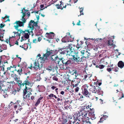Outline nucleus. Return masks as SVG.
Returning a JSON list of instances; mask_svg holds the SVG:
<instances>
[{"label":"nucleus","instance_id":"nucleus-11","mask_svg":"<svg viewBox=\"0 0 124 124\" xmlns=\"http://www.w3.org/2000/svg\"><path fill=\"white\" fill-rule=\"evenodd\" d=\"M63 64L65 66H67L71 63V61L70 60H67L66 59H64L63 58H59Z\"/></svg>","mask_w":124,"mask_h":124},{"label":"nucleus","instance_id":"nucleus-24","mask_svg":"<svg viewBox=\"0 0 124 124\" xmlns=\"http://www.w3.org/2000/svg\"><path fill=\"white\" fill-rule=\"evenodd\" d=\"M43 57L42 58L41 57H40L38 60H36L37 61H38V62H40L42 63H43L45 61L47 60H46L45 58H44V57L43 56Z\"/></svg>","mask_w":124,"mask_h":124},{"label":"nucleus","instance_id":"nucleus-19","mask_svg":"<svg viewBox=\"0 0 124 124\" xmlns=\"http://www.w3.org/2000/svg\"><path fill=\"white\" fill-rule=\"evenodd\" d=\"M117 91L116 93H118L119 92V94L121 95V96L120 97H119V96H118L119 97V99H121L122 98L124 97V94L122 92V91L121 90H118V89H117L116 90Z\"/></svg>","mask_w":124,"mask_h":124},{"label":"nucleus","instance_id":"nucleus-50","mask_svg":"<svg viewBox=\"0 0 124 124\" xmlns=\"http://www.w3.org/2000/svg\"><path fill=\"white\" fill-rule=\"evenodd\" d=\"M5 67V65H3L1 67V70L3 71H4V68Z\"/></svg>","mask_w":124,"mask_h":124},{"label":"nucleus","instance_id":"nucleus-12","mask_svg":"<svg viewBox=\"0 0 124 124\" xmlns=\"http://www.w3.org/2000/svg\"><path fill=\"white\" fill-rule=\"evenodd\" d=\"M33 64V67L32 66V65L31 64V67L29 68L30 69H32L33 67L35 70H36L39 68V64L38 61L36 60L34 62Z\"/></svg>","mask_w":124,"mask_h":124},{"label":"nucleus","instance_id":"nucleus-60","mask_svg":"<svg viewBox=\"0 0 124 124\" xmlns=\"http://www.w3.org/2000/svg\"><path fill=\"white\" fill-rule=\"evenodd\" d=\"M103 117L104 119H105L104 120H105L106 119L107 117H108V116L107 115H105V116L104 115Z\"/></svg>","mask_w":124,"mask_h":124},{"label":"nucleus","instance_id":"nucleus-41","mask_svg":"<svg viewBox=\"0 0 124 124\" xmlns=\"http://www.w3.org/2000/svg\"><path fill=\"white\" fill-rule=\"evenodd\" d=\"M105 66V65H99V69H103L104 68Z\"/></svg>","mask_w":124,"mask_h":124},{"label":"nucleus","instance_id":"nucleus-26","mask_svg":"<svg viewBox=\"0 0 124 124\" xmlns=\"http://www.w3.org/2000/svg\"><path fill=\"white\" fill-rule=\"evenodd\" d=\"M13 33H14V36H12V37H9V40H8V39H7L6 40V41L8 44L9 43H10V42H9V41H9V40H10V39L11 38H14L16 36V34H17V32H13Z\"/></svg>","mask_w":124,"mask_h":124},{"label":"nucleus","instance_id":"nucleus-10","mask_svg":"<svg viewBox=\"0 0 124 124\" xmlns=\"http://www.w3.org/2000/svg\"><path fill=\"white\" fill-rule=\"evenodd\" d=\"M25 8H23L22 10L21 13L23 14V16L22 18L21 19V20L22 21V22L23 23H25L26 22V20L24 18V17L26 15V12L28 11L26 10H25Z\"/></svg>","mask_w":124,"mask_h":124},{"label":"nucleus","instance_id":"nucleus-2","mask_svg":"<svg viewBox=\"0 0 124 124\" xmlns=\"http://www.w3.org/2000/svg\"><path fill=\"white\" fill-rule=\"evenodd\" d=\"M17 32V34H16V36L18 34L19 36H20L21 34L23 35L21 39L22 41L23 40H26V39H28L29 38L30 34V31L29 30H26L23 31L21 29L18 30V32Z\"/></svg>","mask_w":124,"mask_h":124},{"label":"nucleus","instance_id":"nucleus-45","mask_svg":"<svg viewBox=\"0 0 124 124\" xmlns=\"http://www.w3.org/2000/svg\"><path fill=\"white\" fill-rule=\"evenodd\" d=\"M42 39V37L41 36H39V37L38 38V40L39 42Z\"/></svg>","mask_w":124,"mask_h":124},{"label":"nucleus","instance_id":"nucleus-61","mask_svg":"<svg viewBox=\"0 0 124 124\" xmlns=\"http://www.w3.org/2000/svg\"><path fill=\"white\" fill-rule=\"evenodd\" d=\"M91 75H89L88 74H87V75H86V76H85V77H86V78L88 77V78H90L91 77Z\"/></svg>","mask_w":124,"mask_h":124},{"label":"nucleus","instance_id":"nucleus-8","mask_svg":"<svg viewBox=\"0 0 124 124\" xmlns=\"http://www.w3.org/2000/svg\"><path fill=\"white\" fill-rule=\"evenodd\" d=\"M51 59L52 61H54L55 63L57 64H59V62H60L59 58L58 57V56L56 54L51 56Z\"/></svg>","mask_w":124,"mask_h":124},{"label":"nucleus","instance_id":"nucleus-49","mask_svg":"<svg viewBox=\"0 0 124 124\" xmlns=\"http://www.w3.org/2000/svg\"><path fill=\"white\" fill-rule=\"evenodd\" d=\"M38 42V41L36 39H34L33 40V43H36Z\"/></svg>","mask_w":124,"mask_h":124},{"label":"nucleus","instance_id":"nucleus-23","mask_svg":"<svg viewBox=\"0 0 124 124\" xmlns=\"http://www.w3.org/2000/svg\"><path fill=\"white\" fill-rule=\"evenodd\" d=\"M75 47L74 46L72 45L69 44L68 47H67L66 48H67L68 49H69V50H71V51H75Z\"/></svg>","mask_w":124,"mask_h":124},{"label":"nucleus","instance_id":"nucleus-64","mask_svg":"<svg viewBox=\"0 0 124 124\" xmlns=\"http://www.w3.org/2000/svg\"><path fill=\"white\" fill-rule=\"evenodd\" d=\"M64 93V92L63 91H62L61 92V94L62 95H63Z\"/></svg>","mask_w":124,"mask_h":124},{"label":"nucleus","instance_id":"nucleus-33","mask_svg":"<svg viewBox=\"0 0 124 124\" xmlns=\"http://www.w3.org/2000/svg\"><path fill=\"white\" fill-rule=\"evenodd\" d=\"M86 124H91V123L89 121L90 118L89 117H87V118H86Z\"/></svg>","mask_w":124,"mask_h":124},{"label":"nucleus","instance_id":"nucleus-27","mask_svg":"<svg viewBox=\"0 0 124 124\" xmlns=\"http://www.w3.org/2000/svg\"><path fill=\"white\" fill-rule=\"evenodd\" d=\"M15 70L17 71L19 75H20L22 73L23 70L22 68H20L19 69H15Z\"/></svg>","mask_w":124,"mask_h":124},{"label":"nucleus","instance_id":"nucleus-36","mask_svg":"<svg viewBox=\"0 0 124 124\" xmlns=\"http://www.w3.org/2000/svg\"><path fill=\"white\" fill-rule=\"evenodd\" d=\"M80 14L79 15V16H80L81 15H83L84 14L83 13V8H80Z\"/></svg>","mask_w":124,"mask_h":124},{"label":"nucleus","instance_id":"nucleus-5","mask_svg":"<svg viewBox=\"0 0 124 124\" xmlns=\"http://www.w3.org/2000/svg\"><path fill=\"white\" fill-rule=\"evenodd\" d=\"M90 110L88 111L86 113V118H87V116H89L90 117V119L93 120L95 119L96 117H95L94 114V109H90Z\"/></svg>","mask_w":124,"mask_h":124},{"label":"nucleus","instance_id":"nucleus-16","mask_svg":"<svg viewBox=\"0 0 124 124\" xmlns=\"http://www.w3.org/2000/svg\"><path fill=\"white\" fill-rule=\"evenodd\" d=\"M64 47L63 48L60 49L58 50H57V53L58 54H64L66 53V50H64ZM60 56H61V55H60Z\"/></svg>","mask_w":124,"mask_h":124},{"label":"nucleus","instance_id":"nucleus-62","mask_svg":"<svg viewBox=\"0 0 124 124\" xmlns=\"http://www.w3.org/2000/svg\"><path fill=\"white\" fill-rule=\"evenodd\" d=\"M36 18L38 21L39 18V15L36 16Z\"/></svg>","mask_w":124,"mask_h":124},{"label":"nucleus","instance_id":"nucleus-21","mask_svg":"<svg viewBox=\"0 0 124 124\" xmlns=\"http://www.w3.org/2000/svg\"><path fill=\"white\" fill-rule=\"evenodd\" d=\"M117 65L121 69L124 66V63L122 61H120L118 63Z\"/></svg>","mask_w":124,"mask_h":124},{"label":"nucleus","instance_id":"nucleus-48","mask_svg":"<svg viewBox=\"0 0 124 124\" xmlns=\"http://www.w3.org/2000/svg\"><path fill=\"white\" fill-rule=\"evenodd\" d=\"M119 69L117 67H116L114 69V70L116 72H117L118 71Z\"/></svg>","mask_w":124,"mask_h":124},{"label":"nucleus","instance_id":"nucleus-42","mask_svg":"<svg viewBox=\"0 0 124 124\" xmlns=\"http://www.w3.org/2000/svg\"><path fill=\"white\" fill-rule=\"evenodd\" d=\"M52 79L53 80L57 81L58 80L57 78L55 76H54L52 78Z\"/></svg>","mask_w":124,"mask_h":124},{"label":"nucleus","instance_id":"nucleus-29","mask_svg":"<svg viewBox=\"0 0 124 124\" xmlns=\"http://www.w3.org/2000/svg\"><path fill=\"white\" fill-rule=\"evenodd\" d=\"M60 8H60V9H62L63 8H66V7L67 6V5H65V6H63V3L62 2V1H60Z\"/></svg>","mask_w":124,"mask_h":124},{"label":"nucleus","instance_id":"nucleus-25","mask_svg":"<svg viewBox=\"0 0 124 124\" xmlns=\"http://www.w3.org/2000/svg\"><path fill=\"white\" fill-rule=\"evenodd\" d=\"M11 77L13 78L15 81H17L19 79V77H18V75H17L16 74L13 73L11 74Z\"/></svg>","mask_w":124,"mask_h":124},{"label":"nucleus","instance_id":"nucleus-44","mask_svg":"<svg viewBox=\"0 0 124 124\" xmlns=\"http://www.w3.org/2000/svg\"><path fill=\"white\" fill-rule=\"evenodd\" d=\"M38 22H35L34 21V22L33 23V25L34 27V26L37 27V26H38Z\"/></svg>","mask_w":124,"mask_h":124},{"label":"nucleus","instance_id":"nucleus-40","mask_svg":"<svg viewBox=\"0 0 124 124\" xmlns=\"http://www.w3.org/2000/svg\"><path fill=\"white\" fill-rule=\"evenodd\" d=\"M54 96V94L52 93H51L48 95L49 97L50 98H49V99H51Z\"/></svg>","mask_w":124,"mask_h":124},{"label":"nucleus","instance_id":"nucleus-15","mask_svg":"<svg viewBox=\"0 0 124 124\" xmlns=\"http://www.w3.org/2000/svg\"><path fill=\"white\" fill-rule=\"evenodd\" d=\"M88 46V45H87V49H86V54L87 55L86 57V58H87L88 59L91 58V56L90 55V54L91 53V48L88 49L87 48Z\"/></svg>","mask_w":124,"mask_h":124},{"label":"nucleus","instance_id":"nucleus-59","mask_svg":"<svg viewBox=\"0 0 124 124\" xmlns=\"http://www.w3.org/2000/svg\"><path fill=\"white\" fill-rule=\"evenodd\" d=\"M56 87L54 86H52L51 87V89L52 90H54L56 88Z\"/></svg>","mask_w":124,"mask_h":124},{"label":"nucleus","instance_id":"nucleus-3","mask_svg":"<svg viewBox=\"0 0 124 124\" xmlns=\"http://www.w3.org/2000/svg\"><path fill=\"white\" fill-rule=\"evenodd\" d=\"M32 89L28 86H26L23 90V98L24 100H28L30 99V95L31 94Z\"/></svg>","mask_w":124,"mask_h":124},{"label":"nucleus","instance_id":"nucleus-47","mask_svg":"<svg viewBox=\"0 0 124 124\" xmlns=\"http://www.w3.org/2000/svg\"><path fill=\"white\" fill-rule=\"evenodd\" d=\"M104 62V58H102L100 60V62L101 63H102Z\"/></svg>","mask_w":124,"mask_h":124},{"label":"nucleus","instance_id":"nucleus-6","mask_svg":"<svg viewBox=\"0 0 124 124\" xmlns=\"http://www.w3.org/2000/svg\"><path fill=\"white\" fill-rule=\"evenodd\" d=\"M67 35H66L62 39V41L64 42L72 41L74 40V38H72V36L70 35V33H67Z\"/></svg>","mask_w":124,"mask_h":124},{"label":"nucleus","instance_id":"nucleus-38","mask_svg":"<svg viewBox=\"0 0 124 124\" xmlns=\"http://www.w3.org/2000/svg\"><path fill=\"white\" fill-rule=\"evenodd\" d=\"M16 81L17 82V83L19 85H20L22 83V81L20 80V78H19V79H18L17 81Z\"/></svg>","mask_w":124,"mask_h":124},{"label":"nucleus","instance_id":"nucleus-30","mask_svg":"<svg viewBox=\"0 0 124 124\" xmlns=\"http://www.w3.org/2000/svg\"><path fill=\"white\" fill-rule=\"evenodd\" d=\"M1 90L4 93L3 94V96H4V97H8V94L7 93L9 94V93L8 92V91H7V93H6V91H3L1 89H0V91Z\"/></svg>","mask_w":124,"mask_h":124},{"label":"nucleus","instance_id":"nucleus-52","mask_svg":"<svg viewBox=\"0 0 124 124\" xmlns=\"http://www.w3.org/2000/svg\"><path fill=\"white\" fill-rule=\"evenodd\" d=\"M27 10L28 11L27 12H26V14H27L28 15V17H29V16H30V12H27L28 11V10Z\"/></svg>","mask_w":124,"mask_h":124},{"label":"nucleus","instance_id":"nucleus-4","mask_svg":"<svg viewBox=\"0 0 124 124\" xmlns=\"http://www.w3.org/2000/svg\"><path fill=\"white\" fill-rule=\"evenodd\" d=\"M71 116H68L67 113H63L61 117H60L59 120V122H62V124H67V120H70L72 118Z\"/></svg>","mask_w":124,"mask_h":124},{"label":"nucleus","instance_id":"nucleus-39","mask_svg":"<svg viewBox=\"0 0 124 124\" xmlns=\"http://www.w3.org/2000/svg\"><path fill=\"white\" fill-rule=\"evenodd\" d=\"M25 85V84H24V82L23 83H22L20 85H19V86L20 87V88L21 89L22 88L23 86H24V85Z\"/></svg>","mask_w":124,"mask_h":124},{"label":"nucleus","instance_id":"nucleus-55","mask_svg":"<svg viewBox=\"0 0 124 124\" xmlns=\"http://www.w3.org/2000/svg\"><path fill=\"white\" fill-rule=\"evenodd\" d=\"M82 121L83 122H85V117L82 118Z\"/></svg>","mask_w":124,"mask_h":124},{"label":"nucleus","instance_id":"nucleus-13","mask_svg":"<svg viewBox=\"0 0 124 124\" xmlns=\"http://www.w3.org/2000/svg\"><path fill=\"white\" fill-rule=\"evenodd\" d=\"M47 49L46 53L44 54L43 55V56L44 57V58H45V59L46 60H47L48 57L49 55L53 53L54 51L52 50H50L49 49L48 50Z\"/></svg>","mask_w":124,"mask_h":124},{"label":"nucleus","instance_id":"nucleus-57","mask_svg":"<svg viewBox=\"0 0 124 124\" xmlns=\"http://www.w3.org/2000/svg\"><path fill=\"white\" fill-rule=\"evenodd\" d=\"M4 26V25L2 23H1L0 24V28H3Z\"/></svg>","mask_w":124,"mask_h":124},{"label":"nucleus","instance_id":"nucleus-14","mask_svg":"<svg viewBox=\"0 0 124 124\" xmlns=\"http://www.w3.org/2000/svg\"><path fill=\"white\" fill-rule=\"evenodd\" d=\"M34 22V21L31 20L29 24L28 27L30 28L31 30V32L32 33V36L33 35V31H32L34 29V27L33 25V23Z\"/></svg>","mask_w":124,"mask_h":124},{"label":"nucleus","instance_id":"nucleus-51","mask_svg":"<svg viewBox=\"0 0 124 124\" xmlns=\"http://www.w3.org/2000/svg\"><path fill=\"white\" fill-rule=\"evenodd\" d=\"M79 89V88L78 87H76L75 88V92H77L78 91Z\"/></svg>","mask_w":124,"mask_h":124},{"label":"nucleus","instance_id":"nucleus-7","mask_svg":"<svg viewBox=\"0 0 124 124\" xmlns=\"http://www.w3.org/2000/svg\"><path fill=\"white\" fill-rule=\"evenodd\" d=\"M85 56H82V55H81L80 57L78 56V54H77L73 59L77 62L81 61L83 62L85 61Z\"/></svg>","mask_w":124,"mask_h":124},{"label":"nucleus","instance_id":"nucleus-31","mask_svg":"<svg viewBox=\"0 0 124 124\" xmlns=\"http://www.w3.org/2000/svg\"><path fill=\"white\" fill-rule=\"evenodd\" d=\"M42 98L43 97H41L39 98L36 104H35V105L36 106H37L39 103L40 101V100H42Z\"/></svg>","mask_w":124,"mask_h":124},{"label":"nucleus","instance_id":"nucleus-22","mask_svg":"<svg viewBox=\"0 0 124 124\" xmlns=\"http://www.w3.org/2000/svg\"><path fill=\"white\" fill-rule=\"evenodd\" d=\"M113 41L111 40H109L108 41V46H110V47H113L114 48L115 47V45L112 43Z\"/></svg>","mask_w":124,"mask_h":124},{"label":"nucleus","instance_id":"nucleus-32","mask_svg":"<svg viewBox=\"0 0 124 124\" xmlns=\"http://www.w3.org/2000/svg\"><path fill=\"white\" fill-rule=\"evenodd\" d=\"M91 103L90 102L88 103H87L86 104V108H91L90 107H91Z\"/></svg>","mask_w":124,"mask_h":124},{"label":"nucleus","instance_id":"nucleus-9","mask_svg":"<svg viewBox=\"0 0 124 124\" xmlns=\"http://www.w3.org/2000/svg\"><path fill=\"white\" fill-rule=\"evenodd\" d=\"M14 24H16V25H14V27L16 30H18V31L19 30L18 28L19 26L23 27L24 25L23 23L19 21H16Z\"/></svg>","mask_w":124,"mask_h":124},{"label":"nucleus","instance_id":"nucleus-54","mask_svg":"<svg viewBox=\"0 0 124 124\" xmlns=\"http://www.w3.org/2000/svg\"><path fill=\"white\" fill-rule=\"evenodd\" d=\"M107 70L109 72H110L112 70V69L110 68H107Z\"/></svg>","mask_w":124,"mask_h":124},{"label":"nucleus","instance_id":"nucleus-18","mask_svg":"<svg viewBox=\"0 0 124 124\" xmlns=\"http://www.w3.org/2000/svg\"><path fill=\"white\" fill-rule=\"evenodd\" d=\"M17 108V107L16 105L12 102H11L8 106V108Z\"/></svg>","mask_w":124,"mask_h":124},{"label":"nucleus","instance_id":"nucleus-46","mask_svg":"<svg viewBox=\"0 0 124 124\" xmlns=\"http://www.w3.org/2000/svg\"><path fill=\"white\" fill-rule=\"evenodd\" d=\"M85 50H82L81 51V53L82 54L81 55H82V56H83V55L85 54Z\"/></svg>","mask_w":124,"mask_h":124},{"label":"nucleus","instance_id":"nucleus-58","mask_svg":"<svg viewBox=\"0 0 124 124\" xmlns=\"http://www.w3.org/2000/svg\"><path fill=\"white\" fill-rule=\"evenodd\" d=\"M56 6L57 7V8L58 9H60L59 8L60 7V5L59 4H57L56 5Z\"/></svg>","mask_w":124,"mask_h":124},{"label":"nucleus","instance_id":"nucleus-37","mask_svg":"<svg viewBox=\"0 0 124 124\" xmlns=\"http://www.w3.org/2000/svg\"><path fill=\"white\" fill-rule=\"evenodd\" d=\"M4 34V33H1L0 32V40H1V39L3 38Z\"/></svg>","mask_w":124,"mask_h":124},{"label":"nucleus","instance_id":"nucleus-28","mask_svg":"<svg viewBox=\"0 0 124 124\" xmlns=\"http://www.w3.org/2000/svg\"><path fill=\"white\" fill-rule=\"evenodd\" d=\"M24 84L25 85V87L26 86H28L30 85H31V83L29 82V80L27 79H26V80L24 82Z\"/></svg>","mask_w":124,"mask_h":124},{"label":"nucleus","instance_id":"nucleus-34","mask_svg":"<svg viewBox=\"0 0 124 124\" xmlns=\"http://www.w3.org/2000/svg\"><path fill=\"white\" fill-rule=\"evenodd\" d=\"M66 50V53L67 52V56L68 57H69L68 56L70 55V54L71 53L72 51H71V50Z\"/></svg>","mask_w":124,"mask_h":124},{"label":"nucleus","instance_id":"nucleus-35","mask_svg":"<svg viewBox=\"0 0 124 124\" xmlns=\"http://www.w3.org/2000/svg\"><path fill=\"white\" fill-rule=\"evenodd\" d=\"M101 84V83H99L98 81L96 82H94V86H96L99 85L100 86Z\"/></svg>","mask_w":124,"mask_h":124},{"label":"nucleus","instance_id":"nucleus-56","mask_svg":"<svg viewBox=\"0 0 124 124\" xmlns=\"http://www.w3.org/2000/svg\"><path fill=\"white\" fill-rule=\"evenodd\" d=\"M78 85V83L76 84L75 85L73 84V85L74 87H77V86Z\"/></svg>","mask_w":124,"mask_h":124},{"label":"nucleus","instance_id":"nucleus-63","mask_svg":"<svg viewBox=\"0 0 124 124\" xmlns=\"http://www.w3.org/2000/svg\"><path fill=\"white\" fill-rule=\"evenodd\" d=\"M113 64H110L109 65H108V66H107V67H112V66H113Z\"/></svg>","mask_w":124,"mask_h":124},{"label":"nucleus","instance_id":"nucleus-17","mask_svg":"<svg viewBox=\"0 0 124 124\" xmlns=\"http://www.w3.org/2000/svg\"><path fill=\"white\" fill-rule=\"evenodd\" d=\"M54 33L53 32H50L49 33H46V36L50 39H53L54 37Z\"/></svg>","mask_w":124,"mask_h":124},{"label":"nucleus","instance_id":"nucleus-20","mask_svg":"<svg viewBox=\"0 0 124 124\" xmlns=\"http://www.w3.org/2000/svg\"><path fill=\"white\" fill-rule=\"evenodd\" d=\"M77 54H75L74 51H72L68 56L70 59H74Z\"/></svg>","mask_w":124,"mask_h":124},{"label":"nucleus","instance_id":"nucleus-1","mask_svg":"<svg viewBox=\"0 0 124 124\" xmlns=\"http://www.w3.org/2000/svg\"><path fill=\"white\" fill-rule=\"evenodd\" d=\"M88 90H89L90 93H94L99 95H101L102 96L103 95V91L98 85L92 86L90 85L88 86L86 84V97H89L90 95V93L89 94Z\"/></svg>","mask_w":124,"mask_h":124},{"label":"nucleus","instance_id":"nucleus-43","mask_svg":"<svg viewBox=\"0 0 124 124\" xmlns=\"http://www.w3.org/2000/svg\"><path fill=\"white\" fill-rule=\"evenodd\" d=\"M104 119H104L103 117H101L100 118V120L99 121V122L100 123H102L103 121H104Z\"/></svg>","mask_w":124,"mask_h":124},{"label":"nucleus","instance_id":"nucleus-53","mask_svg":"<svg viewBox=\"0 0 124 124\" xmlns=\"http://www.w3.org/2000/svg\"><path fill=\"white\" fill-rule=\"evenodd\" d=\"M13 68V67L12 66H11L10 67L7 68V71L8 70H11V68Z\"/></svg>","mask_w":124,"mask_h":124}]
</instances>
